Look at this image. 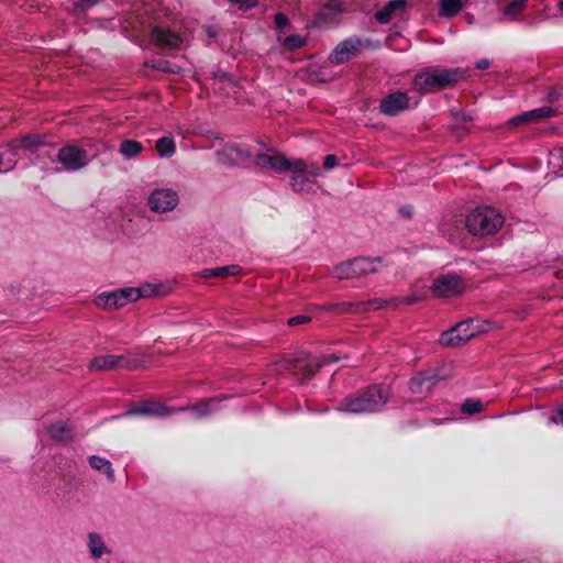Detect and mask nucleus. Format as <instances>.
Masks as SVG:
<instances>
[{
    "mask_svg": "<svg viewBox=\"0 0 563 563\" xmlns=\"http://www.w3.org/2000/svg\"><path fill=\"white\" fill-rule=\"evenodd\" d=\"M91 156L81 145L67 144L58 150L57 162L65 172L75 173L89 165Z\"/></svg>",
    "mask_w": 563,
    "mask_h": 563,
    "instance_id": "nucleus-8",
    "label": "nucleus"
},
{
    "mask_svg": "<svg viewBox=\"0 0 563 563\" xmlns=\"http://www.w3.org/2000/svg\"><path fill=\"white\" fill-rule=\"evenodd\" d=\"M344 11L343 2L340 0H329L325 5L314 16L313 24L318 27L331 24L335 16L342 14Z\"/></svg>",
    "mask_w": 563,
    "mask_h": 563,
    "instance_id": "nucleus-21",
    "label": "nucleus"
},
{
    "mask_svg": "<svg viewBox=\"0 0 563 563\" xmlns=\"http://www.w3.org/2000/svg\"><path fill=\"white\" fill-rule=\"evenodd\" d=\"M440 382V376L433 369L422 371L411 377L409 382L410 393L415 395H424L431 393L435 385Z\"/></svg>",
    "mask_w": 563,
    "mask_h": 563,
    "instance_id": "nucleus-15",
    "label": "nucleus"
},
{
    "mask_svg": "<svg viewBox=\"0 0 563 563\" xmlns=\"http://www.w3.org/2000/svg\"><path fill=\"white\" fill-rule=\"evenodd\" d=\"M89 465L90 467L103 472L104 475L108 476V479L113 481L114 479V473L112 468V463H110L109 460L103 459L99 455H91L89 456Z\"/></svg>",
    "mask_w": 563,
    "mask_h": 563,
    "instance_id": "nucleus-29",
    "label": "nucleus"
},
{
    "mask_svg": "<svg viewBox=\"0 0 563 563\" xmlns=\"http://www.w3.org/2000/svg\"><path fill=\"white\" fill-rule=\"evenodd\" d=\"M356 306L357 305H355V303L346 302V301H342V302H338V303L329 302V303L321 306V309L325 310L328 312H331V313L343 314V313H352Z\"/></svg>",
    "mask_w": 563,
    "mask_h": 563,
    "instance_id": "nucleus-33",
    "label": "nucleus"
},
{
    "mask_svg": "<svg viewBox=\"0 0 563 563\" xmlns=\"http://www.w3.org/2000/svg\"><path fill=\"white\" fill-rule=\"evenodd\" d=\"M484 407L478 399H465L463 405H461V411L464 415H475L482 411Z\"/></svg>",
    "mask_w": 563,
    "mask_h": 563,
    "instance_id": "nucleus-35",
    "label": "nucleus"
},
{
    "mask_svg": "<svg viewBox=\"0 0 563 563\" xmlns=\"http://www.w3.org/2000/svg\"><path fill=\"white\" fill-rule=\"evenodd\" d=\"M380 264V257H354L333 266L332 276L339 279L358 278L377 272Z\"/></svg>",
    "mask_w": 563,
    "mask_h": 563,
    "instance_id": "nucleus-7",
    "label": "nucleus"
},
{
    "mask_svg": "<svg viewBox=\"0 0 563 563\" xmlns=\"http://www.w3.org/2000/svg\"><path fill=\"white\" fill-rule=\"evenodd\" d=\"M555 113L554 109L551 107H542L537 108L521 114L515 115L509 120V124L512 126H518L525 123H534L545 120L548 118L553 117Z\"/></svg>",
    "mask_w": 563,
    "mask_h": 563,
    "instance_id": "nucleus-20",
    "label": "nucleus"
},
{
    "mask_svg": "<svg viewBox=\"0 0 563 563\" xmlns=\"http://www.w3.org/2000/svg\"><path fill=\"white\" fill-rule=\"evenodd\" d=\"M421 299H422L421 296H407V297L401 298L400 302L406 303V305H413L417 301H421Z\"/></svg>",
    "mask_w": 563,
    "mask_h": 563,
    "instance_id": "nucleus-43",
    "label": "nucleus"
},
{
    "mask_svg": "<svg viewBox=\"0 0 563 563\" xmlns=\"http://www.w3.org/2000/svg\"><path fill=\"white\" fill-rule=\"evenodd\" d=\"M152 42L158 47L175 49L181 46V36L169 29L155 26L152 30Z\"/></svg>",
    "mask_w": 563,
    "mask_h": 563,
    "instance_id": "nucleus-18",
    "label": "nucleus"
},
{
    "mask_svg": "<svg viewBox=\"0 0 563 563\" xmlns=\"http://www.w3.org/2000/svg\"><path fill=\"white\" fill-rule=\"evenodd\" d=\"M306 44V40L297 34L289 35L284 40V46H286L289 51H296L298 48L303 47Z\"/></svg>",
    "mask_w": 563,
    "mask_h": 563,
    "instance_id": "nucleus-36",
    "label": "nucleus"
},
{
    "mask_svg": "<svg viewBox=\"0 0 563 563\" xmlns=\"http://www.w3.org/2000/svg\"><path fill=\"white\" fill-rule=\"evenodd\" d=\"M241 272L239 265L220 266L214 268H206L201 271L200 275L203 278H225L229 276H236Z\"/></svg>",
    "mask_w": 563,
    "mask_h": 563,
    "instance_id": "nucleus-27",
    "label": "nucleus"
},
{
    "mask_svg": "<svg viewBox=\"0 0 563 563\" xmlns=\"http://www.w3.org/2000/svg\"><path fill=\"white\" fill-rule=\"evenodd\" d=\"M310 321L309 316H294L288 319L289 327H297L299 324H306Z\"/></svg>",
    "mask_w": 563,
    "mask_h": 563,
    "instance_id": "nucleus-39",
    "label": "nucleus"
},
{
    "mask_svg": "<svg viewBox=\"0 0 563 563\" xmlns=\"http://www.w3.org/2000/svg\"><path fill=\"white\" fill-rule=\"evenodd\" d=\"M366 305L369 306V309H379L383 307V301L375 299L367 301Z\"/></svg>",
    "mask_w": 563,
    "mask_h": 563,
    "instance_id": "nucleus-44",
    "label": "nucleus"
},
{
    "mask_svg": "<svg viewBox=\"0 0 563 563\" xmlns=\"http://www.w3.org/2000/svg\"><path fill=\"white\" fill-rule=\"evenodd\" d=\"M527 1L528 0H514L509 2L504 9V15L509 16L510 20H515L522 13Z\"/></svg>",
    "mask_w": 563,
    "mask_h": 563,
    "instance_id": "nucleus-34",
    "label": "nucleus"
},
{
    "mask_svg": "<svg viewBox=\"0 0 563 563\" xmlns=\"http://www.w3.org/2000/svg\"><path fill=\"white\" fill-rule=\"evenodd\" d=\"M462 8L461 0H440V15L453 18L460 13Z\"/></svg>",
    "mask_w": 563,
    "mask_h": 563,
    "instance_id": "nucleus-31",
    "label": "nucleus"
},
{
    "mask_svg": "<svg viewBox=\"0 0 563 563\" xmlns=\"http://www.w3.org/2000/svg\"><path fill=\"white\" fill-rule=\"evenodd\" d=\"M559 9L563 11V0L559 1Z\"/></svg>",
    "mask_w": 563,
    "mask_h": 563,
    "instance_id": "nucleus-49",
    "label": "nucleus"
},
{
    "mask_svg": "<svg viewBox=\"0 0 563 563\" xmlns=\"http://www.w3.org/2000/svg\"><path fill=\"white\" fill-rule=\"evenodd\" d=\"M274 22H275V26H277V29H285V26L288 25L289 20H288V16H286L285 14L277 13L274 16Z\"/></svg>",
    "mask_w": 563,
    "mask_h": 563,
    "instance_id": "nucleus-40",
    "label": "nucleus"
},
{
    "mask_svg": "<svg viewBox=\"0 0 563 563\" xmlns=\"http://www.w3.org/2000/svg\"><path fill=\"white\" fill-rule=\"evenodd\" d=\"M410 109V97L407 92L396 91L387 95L378 103V110L385 115H396L405 110Z\"/></svg>",
    "mask_w": 563,
    "mask_h": 563,
    "instance_id": "nucleus-13",
    "label": "nucleus"
},
{
    "mask_svg": "<svg viewBox=\"0 0 563 563\" xmlns=\"http://www.w3.org/2000/svg\"><path fill=\"white\" fill-rule=\"evenodd\" d=\"M48 434L53 440L68 443L74 440V431L63 421L54 422L48 427Z\"/></svg>",
    "mask_w": 563,
    "mask_h": 563,
    "instance_id": "nucleus-23",
    "label": "nucleus"
},
{
    "mask_svg": "<svg viewBox=\"0 0 563 563\" xmlns=\"http://www.w3.org/2000/svg\"><path fill=\"white\" fill-rule=\"evenodd\" d=\"M335 362V358L328 356L317 357L310 355L308 352L301 351L291 357H284L279 362L283 369L290 372L297 376L299 380H308L313 377L323 365Z\"/></svg>",
    "mask_w": 563,
    "mask_h": 563,
    "instance_id": "nucleus-5",
    "label": "nucleus"
},
{
    "mask_svg": "<svg viewBox=\"0 0 563 563\" xmlns=\"http://www.w3.org/2000/svg\"><path fill=\"white\" fill-rule=\"evenodd\" d=\"M401 212L405 213L407 217H410L411 212L408 208H401Z\"/></svg>",
    "mask_w": 563,
    "mask_h": 563,
    "instance_id": "nucleus-47",
    "label": "nucleus"
},
{
    "mask_svg": "<svg viewBox=\"0 0 563 563\" xmlns=\"http://www.w3.org/2000/svg\"><path fill=\"white\" fill-rule=\"evenodd\" d=\"M559 422L563 424V406L558 408Z\"/></svg>",
    "mask_w": 563,
    "mask_h": 563,
    "instance_id": "nucleus-46",
    "label": "nucleus"
},
{
    "mask_svg": "<svg viewBox=\"0 0 563 563\" xmlns=\"http://www.w3.org/2000/svg\"><path fill=\"white\" fill-rule=\"evenodd\" d=\"M219 157L223 163L240 164L252 157L249 150L240 145H225L224 150L219 153Z\"/></svg>",
    "mask_w": 563,
    "mask_h": 563,
    "instance_id": "nucleus-22",
    "label": "nucleus"
},
{
    "mask_svg": "<svg viewBox=\"0 0 563 563\" xmlns=\"http://www.w3.org/2000/svg\"><path fill=\"white\" fill-rule=\"evenodd\" d=\"M177 192L172 189H156L152 191L150 199H147L151 210L161 213L173 210L177 207Z\"/></svg>",
    "mask_w": 563,
    "mask_h": 563,
    "instance_id": "nucleus-12",
    "label": "nucleus"
},
{
    "mask_svg": "<svg viewBox=\"0 0 563 563\" xmlns=\"http://www.w3.org/2000/svg\"><path fill=\"white\" fill-rule=\"evenodd\" d=\"M472 324H474V320L466 319L452 328L442 331L440 335L441 345L455 347L466 343L467 340L474 338L476 334V330Z\"/></svg>",
    "mask_w": 563,
    "mask_h": 563,
    "instance_id": "nucleus-10",
    "label": "nucleus"
},
{
    "mask_svg": "<svg viewBox=\"0 0 563 563\" xmlns=\"http://www.w3.org/2000/svg\"><path fill=\"white\" fill-rule=\"evenodd\" d=\"M336 163H338V158L334 155L329 154L325 156V159H323V168L330 169V168L334 167Z\"/></svg>",
    "mask_w": 563,
    "mask_h": 563,
    "instance_id": "nucleus-41",
    "label": "nucleus"
},
{
    "mask_svg": "<svg viewBox=\"0 0 563 563\" xmlns=\"http://www.w3.org/2000/svg\"><path fill=\"white\" fill-rule=\"evenodd\" d=\"M155 150L161 157H170L176 153V143L172 136H163L155 142Z\"/></svg>",
    "mask_w": 563,
    "mask_h": 563,
    "instance_id": "nucleus-30",
    "label": "nucleus"
},
{
    "mask_svg": "<svg viewBox=\"0 0 563 563\" xmlns=\"http://www.w3.org/2000/svg\"><path fill=\"white\" fill-rule=\"evenodd\" d=\"M89 366L98 371L136 369L140 366V361L132 357L131 354H108L92 358V361L89 362Z\"/></svg>",
    "mask_w": 563,
    "mask_h": 563,
    "instance_id": "nucleus-9",
    "label": "nucleus"
},
{
    "mask_svg": "<svg viewBox=\"0 0 563 563\" xmlns=\"http://www.w3.org/2000/svg\"><path fill=\"white\" fill-rule=\"evenodd\" d=\"M465 225L475 236L494 235L503 228L504 217L493 207H478L466 216Z\"/></svg>",
    "mask_w": 563,
    "mask_h": 563,
    "instance_id": "nucleus-4",
    "label": "nucleus"
},
{
    "mask_svg": "<svg viewBox=\"0 0 563 563\" xmlns=\"http://www.w3.org/2000/svg\"><path fill=\"white\" fill-rule=\"evenodd\" d=\"M406 5V0H391L375 13V19L380 24L388 23L393 15L396 14L397 10H400Z\"/></svg>",
    "mask_w": 563,
    "mask_h": 563,
    "instance_id": "nucleus-24",
    "label": "nucleus"
},
{
    "mask_svg": "<svg viewBox=\"0 0 563 563\" xmlns=\"http://www.w3.org/2000/svg\"><path fill=\"white\" fill-rule=\"evenodd\" d=\"M159 284H146L139 288L119 289L113 292L102 294L95 299L98 306L104 309H118L139 298H151L164 295Z\"/></svg>",
    "mask_w": 563,
    "mask_h": 563,
    "instance_id": "nucleus-3",
    "label": "nucleus"
},
{
    "mask_svg": "<svg viewBox=\"0 0 563 563\" xmlns=\"http://www.w3.org/2000/svg\"><path fill=\"white\" fill-rule=\"evenodd\" d=\"M227 397H211L206 399H199L196 401V404H191L187 407L176 408V412L191 411V413H194L195 419H203L208 417V415L220 410V404Z\"/></svg>",
    "mask_w": 563,
    "mask_h": 563,
    "instance_id": "nucleus-16",
    "label": "nucleus"
},
{
    "mask_svg": "<svg viewBox=\"0 0 563 563\" xmlns=\"http://www.w3.org/2000/svg\"><path fill=\"white\" fill-rule=\"evenodd\" d=\"M290 173H292L289 179L290 188L297 191H305L313 183L311 179L320 176V167L317 163H310L307 170Z\"/></svg>",
    "mask_w": 563,
    "mask_h": 563,
    "instance_id": "nucleus-19",
    "label": "nucleus"
},
{
    "mask_svg": "<svg viewBox=\"0 0 563 563\" xmlns=\"http://www.w3.org/2000/svg\"><path fill=\"white\" fill-rule=\"evenodd\" d=\"M269 153H258L254 164L276 173H301L308 168V163L301 158L289 161L283 153L268 150Z\"/></svg>",
    "mask_w": 563,
    "mask_h": 563,
    "instance_id": "nucleus-6",
    "label": "nucleus"
},
{
    "mask_svg": "<svg viewBox=\"0 0 563 563\" xmlns=\"http://www.w3.org/2000/svg\"><path fill=\"white\" fill-rule=\"evenodd\" d=\"M145 65H146V67H151L152 69L158 70L162 73H166V74H177L179 70L178 66H176L173 63H170L166 59H163V58L146 62Z\"/></svg>",
    "mask_w": 563,
    "mask_h": 563,
    "instance_id": "nucleus-32",
    "label": "nucleus"
},
{
    "mask_svg": "<svg viewBox=\"0 0 563 563\" xmlns=\"http://www.w3.org/2000/svg\"><path fill=\"white\" fill-rule=\"evenodd\" d=\"M490 66V62L488 58H481L477 64H475V68L478 70L488 69Z\"/></svg>",
    "mask_w": 563,
    "mask_h": 563,
    "instance_id": "nucleus-42",
    "label": "nucleus"
},
{
    "mask_svg": "<svg viewBox=\"0 0 563 563\" xmlns=\"http://www.w3.org/2000/svg\"><path fill=\"white\" fill-rule=\"evenodd\" d=\"M43 144H44V141L42 140L41 135L29 134V135L15 139L13 141V143H11V146H13L14 150L23 148L25 151L34 153Z\"/></svg>",
    "mask_w": 563,
    "mask_h": 563,
    "instance_id": "nucleus-25",
    "label": "nucleus"
},
{
    "mask_svg": "<svg viewBox=\"0 0 563 563\" xmlns=\"http://www.w3.org/2000/svg\"><path fill=\"white\" fill-rule=\"evenodd\" d=\"M99 0H78L74 4V10L77 12H86L89 8L98 3Z\"/></svg>",
    "mask_w": 563,
    "mask_h": 563,
    "instance_id": "nucleus-38",
    "label": "nucleus"
},
{
    "mask_svg": "<svg viewBox=\"0 0 563 563\" xmlns=\"http://www.w3.org/2000/svg\"><path fill=\"white\" fill-rule=\"evenodd\" d=\"M433 294L440 298H451L464 291V282L456 274H448L434 280Z\"/></svg>",
    "mask_w": 563,
    "mask_h": 563,
    "instance_id": "nucleus-11",
    "label": "nucleus"
},
{
    "mask_svg": "<svg viewBox=\"0 0 563 563\" xmlns=\"http://www.w3.org/2000/svg\"><path fill=\"white\" fill-rule=\"evenodd\" d=\"M231 5L239 7V10L249 11L258 5L257 0H229Z\"/></svg>",
    "mask_w": 563,
    "mask_h": 563,
    "instance_id": "nucleus-37",
    "label": "nucleus"
},
{
    "mask_svg": "<svg viewBox=\"0 0 563 563\" xmlns=\"http://www.w3.org/2000/svg\"><path fill=\"white\" fill-rule=\"evenodd\" d=\"M88 549L93 560H99L103 554L109 552L107 545L103 543L102 537L96 532L88 534Z\"/></svg>",
    "mask_w": 563,
    "mask_h": 563,
    "instance_id": "nucleus-28",
    "label": "nucleus"
},
{
    "mask_svg": "<svg viewBox=\"0 0 563 563\" xmlns=\"http://www.w3.org/2000/svg\"><path fill=\"white\" fill-rule=\"evenodd\" d=\"M549 423L556 424V423H558V421L555 420V418H549Z\"/></svg>",
    "mask_w": 563,
    "mask_h": 563,
    "instance_id": "nucleus-48",
    "label": "nucleus"
},
{
    "mask_svg": "<svg viewBox=\"0 0 563 563\" xmlns=\"http://www.w3.org/2000/svg\"><path fill=\"white\" fill-rule=\"evenodd\" d=\"M358 47V38H347L341 42V44L334 46V49L332 51L331 55H329V62H331L334 65L345 63L350 58L357 55Z\"/></svg>",
    "mask_w": 563,
    "mask_h": 563,
    "instance_id": "nucleus-17",
    "label": "nucleus"
},
{
    "mask_svg": "<svg viewBox=\"0 0 563 563\" xmlns=\"http://www.w3.org/2000/svg\"><path fill=\"white\" fill-rule=\"evenodd\" d=\"M390 387L385 384H372L338 402L336 410L347 415H369L382 410L390 400Z\"/></svg>",
    "mask_w": 563,
    "mask_h": 563,
    "instance_id": "nucleus-1",
    "label": "nucleus"
},
{
    "mask_svg": "<svg viewBox=\"0 0 563 563\" xmlns=\"http://www.w3.org/2000/svg\"><path fill=\"white\" fill-rule=\"evenodd\" d=\"M457 119H459L461 122H464V123H466V122H468V121H471V120H472V119H471V117H470V114H466V113H461V114H459V115H457Z\"/></svg>",
    "mask_w": 563,
    "mask_h": 563,
    "instance_id": "nucleus-45",
    "label": "nucleus"
},
{
    "mask_svg": "<svg viewBox=\"0 0 563 563\" xmlns=\"http://www.w3.org/2000/svg\"><path fill=\"white\" fill-rule=\"evenodd\" d=\"M173 413H176V408L169 407L157 400H150L134 406L126 415L162 418Z\"/></svg>",
    "mask_w": 563,
    "mask_h": 563,
    "instance_id": "nucleus-14",
    "label": "nucleus"
},
{
    "mask_svg": "<svg viewBox=\"0 0 563 563\" xmlns=\"http://www.w3.org/2000/svg\"><path fill=\"white\" fill-rule=\"evenodd\" d=\"M142 152V143L132 139L123 140L118 148V153L128 161L136 158Z\"/></svg>",
    "mask_w": 563,
    "mask_h": 563,
    "instance_id": "nucleus-26",
    "label": "nucleus"
},
{
    "mask_svg": "<svg viewBox=\"0 0 563 563\" xmlns=\"http://www.w3.org/2000/svg\"><path fill=\"white\" fill-rule=\"evenodd\" d=\"M463 78L464 71L460 68H434L430 71L416 74L413 87L421 93H434L459 84Z\"/></svg>",
    "mask_w": 563,
    "mask_h": 563,
    "instance_id": "nucleus-2",
    "label": "nucleus"
},
{
    "mask_svg": "<svg viewBox=\"0 0 563 563\" xmlns=\"http://www.w3.org/2000/svg\"><path fill=\"white\" fill-rule=\"evenodd\" d=\"M214 35H216L214 32L209 31V36H214Z\"/></svg>",
    "mask_w": 563,
    "mask_h": 563,
    "instance_id": "nucleus-50",
    "label": "nucleus"
}]
</instances>
